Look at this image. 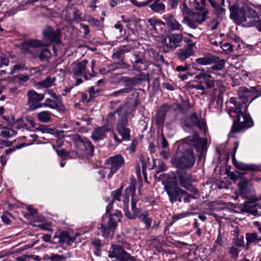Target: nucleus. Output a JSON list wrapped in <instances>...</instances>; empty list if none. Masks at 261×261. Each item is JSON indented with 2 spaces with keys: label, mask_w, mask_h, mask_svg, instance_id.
Returning <instances> with one entry per match:
<instances>
[{
  "label": "nucleus",
  "mask_w": 261,
  "mask_h": 261,
  "mask_svg": "<svg viewBox=\"0 0 261 261\" xmlns=\"http://www.w3.org/2000/svg\"><path fill=\"white\" fill-rule=\"evenodd\" d=\"M53 239L62 246H70L74 241V238L70 237L66 231L57 232Z\"/></svg>",
  "instance_id": "a211bd4d"
},
{
  "label": "nucleus",
  "mask_w": 261,
  "mask_h": 261,
  "mask_svg": "<svg viewBox=\"0 0 261 261\" xmlns=\"http://www.w3.org/2000/svg\"><path fill=\"white\" fill-rule=\"evenodd\" d=\"M125 248L121 247L120 245L111 244V247L108 251V256L111 258H116L120 260L123 254L125 252Z\"/></svg>",
  "instance_id": "a878e982"
},
{
  "label": "nucleus",
  "mask_w": 261,
  "mask_h": 261,
  "mask_svg": "<svg viewBox=\"0 0 261 261\" xmlns=\"http://www.w3.org/2000/svg\"><path fill=\"white\" fill-rule=\"evenodd\" d=\"M160 155L163 159L167 160L170 156V152L169 149H163L162 150L160 151Z\"/></svg>",
  "instance_id": "774afa93"
},
{
  "label": "nucleus",
  "mask_w": 261,
  "mask_h": 261,
  "mask_svg": "<svg viewBox=\"0 0 261 261\" xmlns=\"http://www.w3.org/2000/svg\"><path fill=\"white\" fill-rule=\"evenodd\" d=\"M194 43H188L187 45L182 48L179 49L176 52L178 59L181 61H185L188 58L193 56L194 54Z\"/></svg>",
  "instance_id": "6ab92c4d"
},
{
  "label": "nucleus",
  "mask_w": 261,
  "mask_h": 261,
  "mask_svg": "<svg viewBox=\"0 0 261 261\" xmlns=\"http://www.w3.org/2000/svg\"><path fill=\"white\" fill-rule=\"evenodd\" d=\"M110 130L108 125L95 128L92 133L91 138L96 141H99L106 138V133Z\"/></svg>",
  "instance_id": "393cba45"
},
{
  "label": "nucleus",
  "mask_w": 261,
  "mask_h": 261,
  "mask_svg": "<svg viewBox=\"0 0 261 261\" xmlns=\"http://www.w3.org/2000/svg\"><path fill=\"white\" fill-rule=\"evenodd\" d=\"M167 113V108L165 106L162 107L154 117L155 124L159 127L163 126L165 120V116Z\"/></svg>",
  "instance_id": "cd10ccee"
},
{
  "label": "nucleus",
  "mask_w": 261,
  "mask_h": 261,
  "mask_svg": "<svg viewBox=\"0 0 261 261\" xmlns=\"http://www.w3.org/2000/svg\"><path fill=\"white\" fill-rule=\"evenodd\" d=\"M165 191L167 192L168 195L170 197L171 202L178 201L181 202L182 198L184 197L185 194H178L179 192L178 190H181L180 188L175 187L174 188L166 186L165 187Z\"/></svg>",
  "instance_id": "b1692460"
},
{
  "label": "nucleus",
  "mask_w": 261,
  "mask_h": 261,
  "mask_svg": "<svg viewBox=\"0 0 261 261\" xmlns=\"http://www.w3.org/2000/svg\"><path fill=\"white\" fill-rule=\"evenodd\" d=\"M196 158L193 151L187 149L180 158L173 157L171 162L173 166L178 169L191 168L195 164Z\"/></svg>",
  "instance_id": "7ed1b4c3"
},
{
  "label": "nucleus",
  "mask_w": 261,
  "mask_h": 261,
  "mask_svg": "<svg viewBox=\"0 0 261 261\" xmlns=\"http://www.w3.org/2000/svg\"><path fill=\"white\" fill-rule=\"evenodd\" d=\"M255 25L257 30L261 32V20H254L253 22H248L246 25L247 27H250Z\"/></svg>",
  "instance_id": "680f3d73"
},
{
  "label": "nucleus",
  "mask_w": 261,
  "mask_h": 261,
  "mask_svg": "<svg viewBox=\"0 0 261 261\" xmlns=\"http://www.w3.org/2000/svg\"><path fill=\"white\" fill-rule=\"evenodd\" d=\"M244 9L247 18L250 19L249 22L256 20V19L259 18V16H261V12H257L250 7L244 8Z\"/></svg>",
  "instance_id": "2f4dec72"
},
{
  "label": "nucleus",
  "mask_w": 261,
  "mask_h": 261,
  "mask_svg": "<svg viewBox=\"0 0 261 261\" xmlns=\"http://www.w3.org/2000/svg\"><path fill=\"white\" fill-rule=\"evenodd\" d=\"M182 39L183 35L181 33H171L168 35L162 43L164 52L168 53L179 46Z\"/></svg>",
  "instance_id": "20e7f679"
},
{
  "label": "nucleus",
  "mask_w": 261,
  "mask_h": 261,
  "mask_svg": "<svg viewBox=\"0 0 261 261\" xmlns=\"http://www.w3.org/2000/svg\"><path fill=\"white\" fill-rule=\"evenodd\" d=\"M92 245L95 249L94 254L97 256H98L102 246L100 241L99 239H95L92 240Z\"/></svg>",
  "instance_id": "de8ad7c7"
},
{
  "label": "nucleus",
  "mask_w": 261,
  "mask_h": 261,
  "mask_svg": "<svg viewBox=\"0 0 261 261\" xmlns=\"http://www.w3.org/2000/svg\"><path fill=\"white\" fill-rule=\"evenodd\" d=\"M138 217L140 220L145 223L147 228H149L151 226L152 220L150 218L147 217V213L141 214Z\"/></svg>",
  "instance_id": "49530a36"
},
{
  "label": "nucleus",
  "mask_w": 261,
  "mask_h": 261,
  "mask_svg": "<svg viewBox=\"0 0 261 261\" xmlns=\"http://www.w3.org/2000/svg\"><path fill=\"white\" fill-rule=\"evenodd\" d=\"M207 11L193 13L191 15V18L188 16L185 17L182 20V23L187 24L191 29H196L198 25L196 23L201 24L204 22L207 18Z\"/></svg>",
  "instance_id": "39448f33"
},
{
  "label": "nucleus",
  "mask_w": 261,
  "mask_h": 261,
  "mask_svg": "<svg viewBox=\"0 0 261 261\" xmlns=\"http://www.w3.org/2000/svg\"><path fill=\"white\" fill-rule=\"evenodd\" d=\"M163 18L165 21V25H167L169 30L172 31H183L184 28L182 25L179 23L172 15H164Z\"/></svg>",
  "instance_id": "412c9836"
},
{
  "label": "nucleus",
  "mask_w": 261,
  "mask_h": 261,
  "mask_svg": "<svg viewBox=\"0 0 261 261\" xmlns=\"http://www.w3.org/2000/svg\"><path fill=\"white\" fill-rule=\"evenodd\" d=\"M230 17L237 22L242 23L247 21L244 8L237 9L232 6L230 9Z\"/></svg>",
  "instance_id": "4be33fe9"
},
{
  "label": "nucleus",
  "mask_w": 261,
  "mask_h": 261,
  "mask_svg": "<svg viewBox=\"0 0 261 261\" xmlns=\"http://www.w3.org/2000/svg\"><path fill=\"white\" fill-rule=\"evenodd\" d=\"M119 261H136V259L133 257L129 253L126 252L124 253L123 254V255L122 256V258L120 259Z\"/></svg>",
  "instance_id": "69168bd1"
},
{
  "label": "nucleus",
  "mask_w": 261,
  "mask_h": 261,
  "mask_svg": "<svg viewBox=\"0 0 261 261\" xmlns=\"http://www.w3.org/2000/svg\"><path fill=\"white\" fill-rule=\"evenodd\" d=\"M246 249H248L249 246L254 243L261 242V236L257 232H248L246 233Z\"/></svg>",
  "instance_id": "7c9ffc66"
},
{
  "label": "nucleus",
  "mask_w": 261,
  "mask_h": 261,
  "mask_svg": "<svg viewBox=\"0 0 261 261\" xmlns=\"http://www.w3.org/2000/svg\"><path fill=\"white\" fill-rule=\"evenodd\" d=\"M147 21L149 25L156 31L159 30L161 31H162L166 26L165 22L154 18H149L147 20Z\"/></svg>",
  "instance_id": "72a5a7b5"
},
{
  "label": "nucleus",
  "mask_w": 261,
  "mask_h": 261,
  "mask_svg": "<svg viewBox=\"0 0 261 261\" xmlns=\"http://www.w3.org/2000/svg\"><path fill=\"white\" fill-rule=\"evenodd\" d=\"M178 178L179 184L182 187L191 192H193L195 194L198 193V190L197 189L194 188L191 185V183L193 180L192 178V176L191 174H188L187 173H180L178 174Z\"/></svg>",
  "instance_id": "ddd939ff"
},
{
  "label": "nucleus",
  "mask_w": 261,
  "mask_h": 261,
  "mask_svg": "<svg viewBox=\"0 0 261 261\" xmlns=\"http://www.w3.org/2000/svg\"><path fill=\"white\" fill-rule=\"evenodd\" d=\"M135 192V185L131 184L125 189V194L123 196L125 215L130 219H135L140 213V209L136 207L138 199L136 197Z\"/></svg>",
  "instance_id": "f257e3e1"
},
{
  "label": "nucleus",
  "mask_w": 261,
  "mask_h": 261,
  "mask_svg": "<svg viewBox=\"0 0 261 261\" xmlns=\"http://www.w3.org/2000/svg\"><path fill=\"white\" fill-rule=\"evenodd\" d=\"M52 113L47 111L39 112L37 114L38 120L43 123H47L51 120Z\"/></svg>",
  "instance_id": "c9c22d12"
},
{
  "label": "nucleus",
  "mask_w": 261,
  "mask_h": 261,
  "mask_svg": "<svg viewBox=\"0 0 261 261\" xmlns=\"http://www.w3.org/2000/svg\"><path fill=\"white\" fill-rule=\"evenodd\" d=\"M234 246L237 247H243L244 246V237L241 236L234 239L233 240Z\"/></svg>",
  "instance_id": "052dcab7"
},
{
  "label": "nucleus",
  "mask_w": 261,
  "mask_h": 261,
  "mask_svg": "<svg viewBox=\"0 0 261 261\" xmlns=\"http://www.w3.org/2000/svg\"><path fill=\"white\" fill-rule=\"evenodd\" d=\"M238 187L240 195L245 198L250 197L254 193L252 183L247 179H242L238 184Z\"/></svg>",
  "instance_id": "f8f14e48"
},
{
  "label": "nucleus",
  "mask_w": 261,
  "mask_h": 261,
  "mask_svg": "<svg viewBox=\"0 0 261 261\" xmlns=\"http://www.w3.org/2000/svg\"><path fill=\"white\" fill-rule=\"evenodd\" d=\"M205 84L207 88H220L223 86L222 83L221 81L214 80L209 79L205 82Z\"/></svg>",
  "instance_id": "ea45409f"
},
{
  "label": "nucleus",
  "mask_w": 261,
  "mask_h": 261,
  "mask_svg": "<svg viewBox=\"0 0 261 261\" xmlns=\"http://www.w3.org/2000/svg\"><path fill=\"white\" fill-rule=\"evenodd\" d=\"M219 58L212 54L206 53L202 57L196 59L195 61L199 65L206 66L218 62Z\"/></svg>",
  "instance_id": "bb28decb"
},
{
  "label": "nucleus",
  "mask_w": 261,
  "mask_h": 261,
  "mask_svg": "<svg viewBox=\"0 0 261 261\" xmlns=\"http://www.w3.org/2000/svg\"><path fill=\"white\" fill-rule=\"evenodd\" d=\"M183 144H186L189 146H193L196 149H198L203 146L202 139L199 137L197 132H194L191 136L180 140Z\"/></svg>",
  "instance_id": "f3484780"
},
{
  "label": "nucleus",
  "mask_w": 261,
  "mask_h": 261,
  "mask_svg": "<svg viewBox=\"0 0 261 261\" xmlns=\"http://www.w3.org/2000/svg\"><path fill=\"white\" fill-rule=\"evenodd\" d=\"M42 104V106L48 107L52 109H56L59 111H64L65 110V108L60 100L56 101L50 98H47L45 102Z\"/></svg>",
  "instance_id": "c756f323"
},
{
  "label": "nucleus",
  "mask_w": 261,
  "mask_h": 261,
  "mask_svg": "<svg viewBox=\"0 0 261 261\" xmlns=\"http://www.w3.org/2000/svg\"><path fill=\"white\" fill-rule=\"evenodd\" d=\"M224 60H222L219 61L217 64H216L214 66H212L210 68H208L209 70H211V71H212V73H213V71L215 70L219 71L222 70L224 66Z\"/></svg>",
  "instance_id": "5fc2aeb1"
},
{
  "label": "nucleus",
  "mask_w": 261,
  "mask_h": 261,
  "mask_svg": "<svg viewBox=\"0 0 261 261\" xmlns=\"http://www.w3.org/2000/svg\"><path fill=\"white\" fill-rule=\"evenodd\" d=\"M60 30H55L52 27L47 26L43 31V39L48 42L46 45L49 46L53 42L60 43Z\"/></svg>",
  "instance_id": "6e6552de"
},
{
  "label": "nucleus",
  "mask_w": 261,
  "mask_h": 261,
  "mask_svg": "<svg viewBox=\"0 0 261 261\" xmlns=\"http://www.w3.org/2000/svg\"><path fill=\"white\" fill-rule=\"evenodd\" d=\"M2 135L4 138H10L16 135V132L12 129H5L2 131Z\"/></svg>",
  "instance_id": "603ef678"
},
{
  "label": "nucleus",
  "mask_w": 261,
  "mask_h": 261,
  "mask_svg": "<svg viewBox=\"0 0 261 261\" xmlns=\"http://www.w3.org/2000/svg\"><path fill=\"white\" fill-rule=\"evenodd\" d=\"M36 131L40 132L42 133H51L52 129L48 127L47 125L40 124L37 127L35 128Z\"/></svg>",
  "instance_id": "4d7b16f0"
},
{
  "label": "nucleus",
  "mask_w": 261,
  "mask_h": 261,
  "mask_svg": "<svg viewBox=\"0 0 261 261\" xmlns=\"http://www.w3.org/2000/svg\"><path fill=\"white\" fill-rule=\"evenodd\" d=\"M135 77L137 79L139 84L141 82L147 81L149 79V76L148 74H145L142 72L138 74V75Z\"/></svg>",
  "instance_id": "338daca9"
},
{
  "label": "nucleus",
  "mask_w": 261,
  "mask_h": 261,
  "mask_svg": "<svg viewBox=\"0 0 261 261\" xmlns=\"http://www.w3.org/2000/svg\"><path fill=\"white\" fill-rule=\"evenodd\" d=\"M149 7L153 11L156 13L164 12L165 10V6L162 2L156 0H154V2Z\"/></svg>",
  "instance_id": "4c0bfd02"
},
{
  "label": "nucleus",
  "mask_w": 261,
  "mask_h": 261,
  "mask_svg": "<svg viewBox=\"0 0 261 261\" xmlns=\"http://www.w3.org/2000/svg\"><path fill=\"white\" fill-rule=\"evenodd\" d=\"M116 129L123 140H129L130 130L128 127L127 119L125 116H119Z\"/></svg>",
  "instance_id": "1a4fd4ad"
},
{
  "label": "nucleus",
  "mask_w": 261,
  "mask_h": 261,
  "mask_svg": "<svg viewBox=\"0 0 261 261\" xmlns=\"http://www.w3.org/2000/svg\"><path fill=\"white\" fill-rule=\"evenodd\" d=\"M205 4L206 0H193V7L197 10H204Z\"/></svg>",
  "instance_id": "a18cd8bd"
},
{
  "label": "nucleus",
  "mask_w": 261,
  "mask_h": 261,
  "mask_svg": "<svg viewBox=\"0 0 261 261\" xmlns=\"http://www.w3.org/2000/svg\"><path fill=\"white\" fill-rule=\"evenodd\" d=\"M16 82L19 84H22L28 82L29 79V76L23 74H18L15 76Z\"/></svg>",
  "instance_id": "6e6d98bb"
},
{
  "label": "nucleus",
  "mask_w": 261,
  "mask_h": 261,
  "mask_svg": "<svg viewBox=\"0 0 261 261\" xmlns=\"http://www.w3.org/2000/svg\"><path fill=\"white\" fill-rule=\"evenodd\" d=\"M51 56V53L47 49H44L42 50L39 56V58L41 61H47Z\"/></svg>",
  "instance_id": "09e8293b"
},
{
  "label": "nucleus",
  "mask_w": 261,
  "mask_h": 261,
  "mask_svg": "<svg viewBox=\"0 0 261 261\" xmlns=\"http://www.w3.org/2000/svg\"><path fill=\"white\" fill-rule=\"evenodd\" d=\"M241 130V126L240 124L237 121H234L231 130L228 134L229 137L234 138L236 137L235 134L240 132Z\"/></svg>",
  "instance_id": "c03bdc74"
},
{
  "label": "nucleus",
  "mask_w": 261,
  "mask_h": 261,
  "mask_svg": "<svg viewBox=\"0 0 261 261\" xmlns=\"http://www.w3.org/2000/svg\"><path fill=\"white\" fill-rule=\"evenodd\" d=\"M240 250L237 247L232 246L229 248L228 252L232 258L237 259L239 257Z\"/></svg>",
  "instance_id": "8fccbe9b"
},
{
  "label": "nucleus",
  "mask_w": 261,
  "mask_h": 261,
  "mask_svg": "<svg viewBox=\"0 0 261 261\" xmlns=\"http://www.w3.org/2000/svg\"><path fill=\"white\" fill-rule=\"evenodd\" d=\"M118 221L119 220L117 219L114 218L113 216H110L109 221L108 222V225L115 230Z\"/></svg>",
  "instance_id": "0e129e2a"
},
{
  "label": "nucleus",
  "mask_w": 261,
  "mask_h": 261,
  "mask_svg": "<svg viewBox=\"0 0 261 261\" xmlns=\"http://www.w3.org/2000/svg\"><path fill=\"white\" fill-rule=\"evenodd\" d=\"M178 191L179 192L178 194H185L184 196V197L183 198V201L185 203L189 202H190L191 199L195 198L194 196L188 194L187 192L183 190H179Z\"/></svg>",
  "instance_id": "864d4df0"
},
{
  "label": "nucleus",
  "mask_w": 261,
  "mask_h": 261,
  "mask_svg": "<svg viewBox=\"0 0 261 261\" xmlns=\"http://www.w3.org/2000/svg\"><path fill=\"white\" fill-rule=\"evenodd\" d=\"M236 167L241 170L245 171L258 170V166L254 164H246L242 162L234 163Z\"/></svg>",
  "instance_id": "473e14b6"
},
{
  "label": "nucleus",
  "mask_w": 261,
  "mask_h": 261,
  "mask_svg": "<svg viewBox=\"0 0 261 261\" xmlns=\"http://www.w3.org/2000/svg\"><path fill=\"white\" fill-rule=\"evenodd\" d=\"M123 188V186H121L119 189L113 191L111 193V196H112L113 199L112 201H114L115 200H118L119 201H122L123 200V196L125 194V193L122 195L121 191Z\"/></svg>",
  "instance_id": "a19ab883"
},
{
  "label": "nucleus",
  "mask_w": 261,
  "mask_h": 261,
  "mask_svg": "<svg viewBox=\"0 0 261 261\" xmlns=\"http://www.w3.org/2000/svg\"><path fill=\"white\" fill-rule=\"evenodd\" d=\"M198 70L200 72L195 76V79L196 80H200L202 79L204 80L205 82L207 80L212 77V71H211V70H209L208 68L206 70L203 68L199 69Z\"/></svg>",
  "instance_id": "f704fd0d"
},
{
  "label": "nucleus",
  "mask_w": 261,
  "mask_h": 261,
  "mask_svg": "<svg viewBox=\"0 0 261 261\" xmlns=\"http://www.w3.org/2000/svg\"><path fill=\"white\" fill-rule=\"evenodd\" d=\"M260 88L259 86L250 87V88H247L246 87L242 86L239 88L238 90V95L239 99L241 100L242 103L247 104V97L258 91Z\"/></svg>",
  "instance_id": "aec40b11"
},
{
  "label": "nucleus",
  "mask_w": 261,
  "mask_h": 261,
  "mask_svg": "<svg viewBox=\"0 0 261 261\" xmlns=\"http://www.w3.org/2000/svg\"><path fill=\"white\" fill-rule=\"evenodd\" d=\"M191 214L190 213L186 212L184 213H181L180 214H175L173 217V219L174 221H177L179 219H182L186 217L190 216Z\"/></svg>",
  "instance_id": "e2e57ef3"
},
{
  "label": "nucleus",
  "mask_w": 261,
  "mask_h": 261,
  "mask_svg": "<svg viewBox=\"0 0 261 261\" xmlns=\"http://www.w3.org/2000/svg\"><path fill=\"white\" fill-rule=\"evenodd\" d=\"M132 88L129 87H125L117 91H114L110 95L111 96H123L125 94L129 93L132 90Z\"/></svg>",
  "instance_id": "37998d69"
},
{
  "label": "nucleus",
  "mask_w": 261,
  "mask_h": 261,
  "mask_svg": "<svg viewBox=\"0 0 261 261\" xmlns=\"http://www.w3.org/2000/svg\"><path fill=\"white\" fill-rule=\"evenodd\" d=\"M56 152L57 154L61 157H65L68 155H70L71 156L75 157L74 154H76V152H74L73 151L70 152V153H68L64 149H62L61 150H57Z\"/></svg>",
  "instance_id": "bf43d9fd"
},
{
  "label": "nucleus",
  "mask_w": 261,
  "mask_h": 261,
  "mask_svg": "<svg viewBox=\"0 0 261 261\" xmlns=\"http://www.w3.org/2000/svg\"><path fill=\"white\" fill-rule=\"evenodd\" d=\"M44 46V45L41 41L29 40L23 42L20 45V48L23 54H33L36 48Z\"/></svg>",
  "instance_id": "4468645a"
},
{
  "label": "nucleus",
  "mask_w": 261,
  "mask_h": 261,
  "mask_svg": "<svg viewBox=\"0 0 261 261\" xmlns=\"http://www.w3.org/2000/svg\"><path fill=\"white\" fill-rule=\"evenodd\" d=\"M230 102L233 105V107L228 109L229 115L232 117H237V121L243 123L246 127H250L253 126V122L250 116L246 114L248 106L242 103L241 100H238L235 97H231Z\"/></svg>",
  "instance_id": "f03ea898"
},
{
  "label": "nucleus",
  "mask_w": 261,
  "mask_h": 261,
  "mask_svg": "<svg viewBox=\"0 0 261 261\" xmlns=\"http://www.w3.org/2000/svg\"><path fill=\"white\" fill-rule=\"evenodd\" d=\"M197 126L205 134L206 133L205 123L200 120L196 113L192 114L186 120L184 125V129L186 128H192Z\"/></svg>",
  "instance_id": "9d476101"
},
{
  "label": "nucleus",
  "mask_w": 261,
  "mask_h": 261,
  "mask_svg": "<svg viewBox=\"0 0 261 261\" xmlns=\"http://www.w3.org/2000/svg\"><path fill=\"white\" fill-rule=\"evenodd\" d=\"M124 159L120 154L111 156L107 160L106 163L111 165L110 171L108 174V178H110L124 164Z\"/></svg>",
  "instance_id": "9b49d317"
},
{
  "label": "nucleus",
  "mask_w": 261,
  "mask_h": 261,
  "mask_svg": "<svg viewBox=\"0 0 261 261\" xmlns=\"http://www.w3.org/2000/svg\"><path fill=\"white\" fill-rule=\"evenodd\" d=\"M138 93H137L134 98L129 97L127 102L120 105L118 109L116 110V112L119 116H125L134 112L139 104V100L137 98Z\"/></svg>",
  "instance_id": "423d86ee"
},
{
  "label": "nucleus",
  "mask_w": 261,
  "mask_h": 261,
  "mask_svg": "<svg viewBox=\"0 0 261 261\" xmlns=\"http://www.w3.org/2000/svg\"><path fill=\"white\" fill-rule=\"evenodd\" d=\"M99 229L101 230L102 233V236L105 238H109L113 235L114 232V229L108 225L105 226L103 224L101 225V226L99 228Z\"/></svg>",
  "instance_id": "58836bf2"
},
{
  "label": "nucleus",
  "mask_w": 261,
  "mask_h": 261,
  "mask_svg": "<svg viewBox=\"0 0 261 261\" xmlns=\"http://www.w3.org/2000/svg\"><path fill=\"white\" fill-rule=\"evenodd\" d=\"M114 244L120 245L121 247H123L126 249H129L130 248V245L125 241L124 239L120 238L119 236L118 237L116 243Z\"/></svg>",
  "instance_id": "13d9d810"
},
{
  "label": "nucleus",
  "mask_w": 261,
  "mask_h": 261,
  "mask_svg": "<svg viewBox=\"0 0 261 261\" xmlns=\"http://www.w3.org/2000/svg\"><path fill=\"white\" fill-rule=\"evenodd\" d=\"M122 81L125 83V85L127 87L132 88V86H136L139 84L137 79L136 77H123L122 78Z\"/></svg>",
  "instance_id": "79ce46f5"
},
{
  "label": "nucleus",
  "mask_w": 261,
  "mask_h": 261,
  "mask_svg": "<svg viewBox=\"0 0 261 261\" xmlns=\"http://www.w3.org/2000/svg\"><path fill=\"white\" fill-rule=\"evenodd\" d=\"M72 140L75 141L79 146L84 148L85 154L90 156L93 155L94 146L90 141L86 138H82L79 135H74L72 137Z\"/></svg>",
  "instance_id": "2eb2a0df"
},
{
  "label": "nucleus",
  "mask_w": 261,
  "mask_h": 261,
  "mask_svg": "<svg viewBox=\"0 0 261 261\" xmlns=\"http://www.w3.org/2000/svg\"><path fill=\"white\" fill-rule=\"evenodd\" d=\"M259 205L255 202L247 201L240 206V211L242 212H245L249 213L253 216H258V207Z\"/></svg>",
  "instance_id": "5701e85b"
},
{
  "label": "nucleus",
  "mask_w": 261,
  "mask_h": 261,
  "mask_svg": "<svg viewBox=\"0 0 261 261\" xmlns=\"http://www.w3.org/2000/svg\"><path fill=\"white\" fill-rule=\"evenodd\" d=\"M88 61L84 60L81 62H74L71 64L72 72L77 76H82L87 80V72L86 71V65Z\"/></svg>",
  "instance_id": "dca6fc26"
},
{
  "label": "nucleus",
  "mask_w": 261,
  "mask_h": 261,
  "mask_svg": "<svg viewBox=\"0 0 261 261\" xmlns=\"http://www.w3.org/2000/svg\"><path fill=\"white\" fill-rule=\"evenodd\" d=\"M210 3L212 8L214 10V12L217 18L222 20L225 15L226 10L222 8V5L216 2L215 0H208Z\"/></svg>",
  "instance_id": "c85d7f7f"
},
{
  "label": "nucleus",
  "mask_w": 261,
  "mask_h": 261,
  "mask_svg": "<svg viewBox=\"0 0 261 261\" xmlns=\"http://www.w3.org/2000/svg\"><path fill=\"white\" fill-rule=\"evenodd\" d=\"M225 241V237L224 235V233L221 231V229L219 228L218 229V234L216 240L215 241V243L220 246H222Z\"/></svg>",
  "instance_id": "3c124183"
},
{
  "label": "nucleus",
  "mask_w": 261,
  "mask_h": 261,
  "mask_svg": "<svg viewBox=\"0 0 261 261\" xmlns=\"http://www.w3.org/2000/svg\"><path fill=\"white\" fill-rule=\"evenodd\" d=\"M55 77L48 76L45 80L38 82L37 86L40 88H48L55 85Z\"/></svg>",
  "instance_id": "e433bc0d"
},
{
  "label": "nucleus",
  "mask_w": 261,
  "mask_h": 261,
  "mask_svg": "<svg viewBox=\"0 0 261 261\" xmlns=\"http://www.w3.org/2000/svg\"><path fill=\"white\" fill-rule=\"evenodd\" d=\"M27 97L29 110L34 111L42 107V104L40 102L44 98V94L38 93L34 90H31L28 91Z\"/></svg>",
  "instance_id": "0eeeda50"
}]
</instances>
